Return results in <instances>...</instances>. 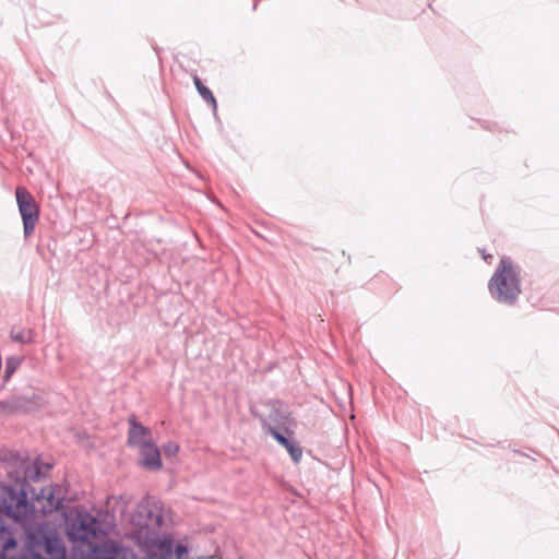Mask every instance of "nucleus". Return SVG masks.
<instances>
[{
	"label": "nucleus",
	"mask_w": 559,
	"mask_h": 559,
	"mask_svg": "<svg viewBox=\"0 0 559 559\" xmlns=\"http://www.w3.org/2000/svg\"><path fill=\"white\" fill-rule=\"evenodd\" d=\"M140 455L142 457L141 464L150 471H158L162 468L163 463L160 459V451L157 445L152 441L145 443L140 448Z\"/></svg>",
	"instance_id": "10"
},
{
	"label": "nucleus",
	"mask_w": 559,
	"mask_h": 559,
	"mask_svg": "<svg viewBox=\"0 0 559 559\" xmlns=\"http://www.w3.org/2000/svg\"><path fill=\"white\" fill-rule=\"evenodd\" d=\"M41 499H45L47 502V504L43 506L44 514H49L56 511L63 512L67 509L64 497H56L52 489H50L47 493L44 490V497Z\"/></svg>",
	"instance_id": "12"
},
{
	"label": "nucleus",
	"mask_w": 559,
	"mask_h": 559,
	"mask_svg": "<svg viewBox=\"0 0 559 559\" xmlns=\"http://www.w3.org/2000/svg\"><path fill=\"white\" fill-rule=\"evenodd\" d=\"M44 477V474L41 472L40 466L37 464V462L34 463V465H27L24 468L23 477L16 476L15 483L20 484L21 481H38Z\"/></svg>",
	"instance_id": "16"
},
{
	"label": "nucleus",
	"mask_w": 559,
	"mask_h": 559,
	"mask_svg": "<svg viewBox=\"0 0 559 559\" xmlns=\"http://www.w3.org/2000/svg\"><path fill=\"white\" fill-rule=\"evenodd\" d=\"M159 524L162 515L155 514L151 507L144 503H139L134 512L131 514V523L138 527L140 532L148 530L152 523Z\"/></svg>",
	"instance_id": "8"
},
{
	"label": "nucleus",
	"mask_w": 559,
	"mask_h": 559,
	"mask_svg": "<svg viewBox=\"0 0 559 559\" xmlns=\"http://www.w3.org/2000/svg\"><path fill=\"white\" fill-rule=\"evenodd\" d=\"M43 497L44 488L37 491L28 481L0 483V513L16 522L25 520L35 511L34 501Z\"/></svg>",
	"instance_id": "2"
},
{
	"label": "nucleus",
	"mask_w": 559,
	"mask_h": 559,
	"mask_svg": "<svg viewBox=\"0 0 559 559\" xmlns=\"http://www.w3.org/2000/svg\"><path fill=\"white\" fill-rule=\"evenodd\" d=\"M522 285V266L508 255L501 257L488 281L491 298L498 305L515 307L523 293Z\"/></svg>",
	"instance_id": "1"
},
{
	"label": "nucleus",
	"mask_w": 559,
	"mask_h": 559,
	"mask_svg": "<svg viewBox=\"0 0 559 559\" xmlns=\"http://www.w3.org/2000/svg\"><path fill=\"white\" fill-rule=\"evenodd\" d=\"M188 556V547L182 544H178L175 547V557L176 559H186Z\"/></svg>",
	"instance_id": "19"
},
{
	"label": "nucleus",
	"mask_w": 559,
	"mask_h": 559,
	"mask_svg": "<svg viewBox=\"0 0 559 559\" xmlns=\"http://www.w3.org/2000/svg\"><path fill=\"white\" fill-rule=\"evenodd\" d=\"M92 559H124L118 546L97 547L91 555Z\"/></svg>",
	"instance_id": "15"
},
{
	"label": "nucleus",
	"mask_w": 559,
	"mask_h": 559,
	"mask_svg": "<svg viewBox=\"0 0 559 559\" xmlns=\"http://www.w3.org/2000/svg\"><path fill=\"white\" fill-rule=\"evenodd\" d=\"M36 544L44 549L48 558L67 559V548L61 537L52 531H40Z\"/></svg>",
	"instance_id": "6"
},
{
	"label": "nucleus",
	"mask_w": 559,
	"mask_h": 559,
	"mask_svg": "<svg viewBox=\"0 0 559 559\" xmlns=\"http://www.w3.org/2000/svg\"><path fill=\"white\" fill-rule=\"evenodd\" d=\"M67 522V536L71 542H84L95 535V525L97 519L85 510L76 512L75 516L70 520L67 512L63 511Z\"/></svg>",
	"instance_id": "5"
},
{
	"label": "nucleus",
	"mask_w": 559,
	"mask_h": 559,
	"mask_svg": "<svg viewBox=\"0 0 559 559\" xmlns=\"http://www.w3.org/2000/svg\"><path fill=\"white\" fill-rule=\"evenodd\" d=\"M21 559H46L43 555L36 551H29L28 555L23 556Z\"/></svg>",
	"instance_id": "21"
},
{
	"label": "nucleus",
	"mask_w": 559,
	"mask_h": 559,
	"mask_svg": "<svg viewBox=\"0 0 559 559\" xmlns=\"http://www.w3.org/2000/svg\"><path fill=\"white\" fill-rule=\"evenodd\" d=\"M294 432L286 433L284 431H272V438L276 440L278 444L284 447L289 453L293 462L298 464L302 457V450L300 445L293 438Z\"/></svg>",
	"instance_id": "9"
},
{
	"label": "nucleus",
	"mask_w": 559,
	"mask_h": 559,
	"mask_svg": "<svg viewBox=\"0 0 559 559\" xmlns=\"http://www.w3.org/2000/svg\"><path fill=\"white\" fill-rule=\"evenodd\" d=\"M36 333L32 329H16L12 328L10 337L13 342L22 345L32 344L35 342Z\"/></svg>",
	"instance_id": "14"
},
{
	"label": "nucleus",
	"mask_w": 559,
	"mask_h": 559,
	"mask_svg": "<svg viewBox=\"0 0 559 559\" xmlns=\"http://www.w3.org/2000/svg\"><path fill=\"white\" fill-rule=\"evenodd\" d=\"M128 423L130 425L127 440L129 447L141 448L145 443H151L153 441L151 429L139 423L134 415L129 417Z\"/></svg>",
	"instance_id": "7"
},
{
	"label": "nucleus",
	"mask_w": 559,
	"mask_h": 559,
	"mask_svg": "<svg viewBox=\"0 0 559 559\" xmlns=\"http://www.w3.org/2000/svg\"><path fill=\"white\" fill-rule=\"evenodd\" d=\"M22 358L17 356H10L5 359L3 381L9 382L12 376L22 364Z\"/></svg>",
	"instance_id": "17"
},
{
	"label": "nucleus",
	"mask_w": 559,
	"mask_h": 559,
	"mask_svg": "<svg viewBox=\"0 0 559 559\" xmlns=\"http://www.w3.org/2000/svg\"><path fill=\"white\" fill-rule=\"evenodd\" d=\"M165 456L170 457L178 453L179 444L175 441H168L162 447Z\"/></svg>",
	"instance_id": "18"
},
{
	"label": "nucleus",
	"mask_w": 559,
	"mask_h": 559,
	"mask_svg": "<svg viewBox=\"0 0 559 559\" xmlns=\"http://www.w3.org/2000/svg\"><path fill=\"white\" fill-rule=\"evenodd\" d=\"M17 540L14 538L10 526L0 515V556H4L8 551L16 548Z\"/></svg>",
	"instance_id": "11"
},
{
	"label": "nucleus",
	"mask_w": 559,
	"mask_h": 559,
	"mask_svg": "<svg viewBox=\"0 0 559 559\" xmlns=\"http://www.w3.org/2000/svg\"><path fill=\"white\" fill-rule=\"evenodd\" d=\"M17 209L22 217L23 234L28 238L35 229L39 219L40 209L34 195L24 187L15 189Z\"/></svg>",
	"instance_id": "3"
},
{
	"label": "nucleus",
	"mask_w": 559,
	"mask_h": 559,
	"mask_svg": "<svg viewBox=\"0 0 559 559\" xmlns=\"http://www.w3.org/2000/svg\"><path fill=\"white\" fill-rule=\"evenodd\" d=\"M146 559H173L171 549L169 548L162 555H157L155 552L148 554Z\"/></svg>",
	"instance_id": "20"
},
{
	"label": "nucleus",
	"mask_w": 559,
	"mask_h": 559,
	"mask_svg": "<svg viewBox=\"0 0 559 559\" xmlns=\"http://www.w3.org/2000/svg\"><path fill=\"white\" fill-rule=\"evenodd\" d=\"M193 83L200 96L212 107L213 114L216 116L217 102L212 91L203 84L198 75L193 78Z\"/></svg>",
	"instance_id": "13"
},
{
	"label": "nucleus",
	"mask_w": 559,
	"mask_h": 559,
	"mask_svg": "<svg viewBox=\"0 0 559 559\" xmlns=\"http://www.w3.org/2000/svg\"><path fill=\"white\" fill-rule=\"evenodd\" d=\"M269 406V414L261 418L263 430L270 436H272V431L292 433L290 426L294 424V418L288 405L281 401H271Z\"/></svg>",
	"instance_id": "4"
}]
</instances>
